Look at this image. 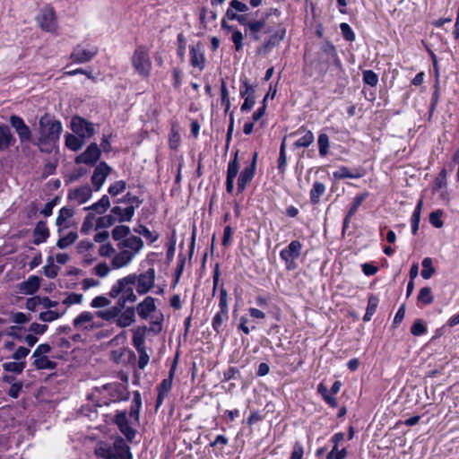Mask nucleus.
<instances>
[{
    "mask_svg": "<svg viewBox=\"0 0 459 459\" xmlns=\"http://www.w3.org/2000/svg\"><path fill=\"white\" fill-rule=\"evenodd\" d=\"M39 125V137L37 144L41 151H48L45 145H54L57 142L63 130L62 124L50 115L45 114L40 117Z\"/></svg>",
    "mask_w": 459,
    "mask_h": 459,
    "instance_id": "nucleus-1",
    "label": "nucleus"
},
{
    "mask_svg": "<svg viewBox=\"0 0 459 459\" xmlns=\"http://www.w3.org/2000/svg\"><path fill=\"white\" fill-rule=\"evenodd\" d=\"M134 277L126 275L118 279L110 288L108 296L118 299L119 304L125 306L127 302L134 303L137 296L134 290Z\"/></svg>",
    "mask_w": 459,
    "mask_h": 459,
    "instance_id": "nucleus-2",
    "label": "nucleus"
},
{
    "mask_svg": "<svg viewBox=\"0 0 459 459\" xmlns=\"http://www.w3.org/2000/svg\"><path fill=\"white\" fill-rule=\"evenodd\" d=\"M131 64L135 74L143 79L149 78L152 68L149 48L143 45L138 46L131 56Z\"/></svg>",
    "mask_w": 459,
    "mask_h": 459,
    "instance_id": "nucleus-3",
    "label": "nucleus"
},
{
    "mask_svg": "<svg viewBox=\"0 0 459 459\" xmlns=\"http://www.w3.org/2000/svg\"><path fill=\"white\" fill-rule=\"evenodd\" d=\"M128 275L134 277V285H135L136 292L139 295L148 293L154 287L155 270L153 268H149L140 274L130 273Z\"/></svg>",
    "mask_w": 459,
    "mask_h": 459,
    "instance_id": "nucleus-4",
    "label": "nucleus"
},
{
    "mask_svg": "<svg viewBox=\"0 0 459 459\" xmlns=\"http://www.w3.org/2000/svg\"><path fill=\"white\" fill-rule=\"evenodd\" d=\"M73 325L79 331H93L102 326V324L95 320V315L90 311L80 313L73 321Z\"/></svg>",
    "mask_w": 459,
    "mask_h": 459,
    "instance_id": "nucleus-5",
    "label": "nucleus"
},
{
    "mask_svg": "<svg viewBox=\"0 0 459 459\" xmlns=\"http://www.w3.org/2000/svg\"><path fill=\"white\" fill-rule=\"evenodd\" d=\"M39 27L48 32H56L57 30V22L56 13L53 7L46 6L42 8L37 17Z\"/></svg>",
    "mask_w": 459,
    "mask_h": 459,
    "instance_id": "nucleus-6",
    "label": "nucleus"
},
{
    "mask_svg": "<svg viewBox=\"0 0 459 459\" xmlns=\"http://www.w3.org/2000/svg\"><path fill=\"white\" fill-rule=\"evenodd\" d=\"M71 128L74 134L83 140L91 137L95 132L93 124L81 117L72 118Z\"/></svg>",
    "mask_w": 459,
    "mask_h": 459,
    "instance_id": "nucleus-7",
    "label": "nucleus"
},
{
    "mask_svg": "<svg viewBox=\"0 0 459 459\" xmlns=\"http://www.w3.org/2000/svg\"><path fill=\"white\" fill-rule=\"evenodd\" d=\"M114 422L117 424L120 432L126 437L127 441L131 442L134 438L136 430L130 427L126 411H117Z\"/></svg>",
    "mask_w": 459,
    "mask_h": 459,
    "instance_id": "nucleus-8",
    "label": "nucleus"
},
{
    "mask_svg": "<svg viewBox=\"0 0 459 459\" xmlns=\"http://www.w3.org/2000/svg\"><path fill=\"white\" fill-rule=\"evenodd\" d=\"M189 61L194 68L202 72L206 65L204 50L201 43L192 45L189 48Z\"/></svg>",
    "mask_w": 459,
    "mask_h": 459,
    "instance_id": "nucleus-9",
    "label": "nucleus"
},
{
    "mask_svg": "<svg viewBox=\"0 0 459 459\" xmlns=\"http://www.w3.org/2000/svg\"><path fill=\"white\" fill-rule=\"evenodd\" d=\"M117 247V249L126 250L128 253L130 252V254L135 257L143 248V241L139 237L131 235L122 242H118Z\"/></svg>",
    "mask_w": 459,
    "mask_h": 459,
    "instance_id": "nucleus-10",
    "label": "nucleus"
},
{
    "mask_svg": "<svg viewBox=\"0 0 459 459\" xmlns=\"http://www.w3.org/2000/svg\"><path fill=\"white\" fill-rule=\"evenodd\" d=\"M112 169L106 162H100L93 171L91 183L98 191L101 188Z\"/></svg>",
    "mask_w": 459,
    "mask_h": 459,
    "instance_id": "nucleus-11",
    "label": "nucleus"
},
{
    "mask_svg": "<svg viewBox=\"0 0 459 459\" xmlns=\"http://www.w3.org/2000/svg\"><path fill=\"white\" fill-rule=\"evenodd\" d=\"M97 52L96 48L91 47L87 48L82 45H78L73 50L71 58L75 63H86L93 58L97 55Z\"/></svg>",
    "mask_w": 459,
    "mask_h": 459,
    "instance_id": "nucleus-12",
    "label": "nucleus"
},
{
    "mask_svg": "<svg viewBox=\"0 0 459 459\" xmlns=\"http://www.w3.org/2000/svg\"><path fill=\"white\" fill-rule=\"evenodd\" d=\"M155 301V299L151 296L145 297L143 300L138 303L134 307V312H136L142 319L146 320L150 318L151 315L157 310Z\"/></svg>",
    "mask_w": 459,
    "mask_h": 459,
    "instance_id": "nucleus-13",
    "label": "nucleus"
},
{
    "mask_svg": "<svg viewBox=\"0 0 459 459\" xmlns=\"http://www.w3.org/2000/svg\"><path fill=\"white\" fill-rule=\"evenodd\" d=\"M110 447L113 459H133L130 447L122 437H117Z\"/></svg>",
    "mask_w": 459,
    "mask_h": 459,
    "instance_id": "nucleus-14",
    "label": "nucleus"
},
{
    "mask_svg": "<svg viewBox=\"0 0 459 459\" xmlns=\"http://www.w3.org/2000/svg\"><path fill=\"white\" fill-rule=\"evenodd\" d=\"M293 138L294 148H305L309 146L314 141V135L311 131L300 128L299 131L289 134Z\"/></svg>",
    "mask_w": 459,
    "mask_h": 459,
    "instance_id": "nucleus-15",
    "label": "nucleus"
},
{
    "mask_svg": "<svg viewBox=\"0 0 459 459\" xmlns=\"http://www.w3.org/2000/svg\"><path fill=\"white\" fill-rule=\"evenodd\" d=\"M256 159H257V153L255 152L253 155L252 162L251 164L245 168L238 179V192H242L247 184L252 180L255 175V171L256 169Z\"/></svg>",
    "mask_w": 459,
    "mask_h": 459,
    "instance_id": "nucleus-16",
    "label": "nucleus"
},
{
    "mask_svg": "<svg viewBox=\"0 0 459 459\" xmlns=\"http://www.w3.org/2000/svg\"><path fill=\"white\" fill-rule=\"evenodd\" d=\"M174 377V368H172L169 371V375L167 378L163 379L160 385L157 387L158 396L155 404V410L157 411L163 403L164 398L169 394L172 388V382Z\"/></svg>",
    "mask_w": 459,
    "mask_h": 459,
    "instance_id": "nucleus-17",
    "label": "nucleus"
},
{
    "mask_svg": "<svg viewBox=\"0 0 459 459\" xmlns=\"http://www.w3.org/2000/svg\"><path fill=\"white\" fill-rule=\"evenodd\" d=\"M92 196V190L89 186H82L71 189L68 193V199L77 204H85Z\"/></svg>",
    "mask_w": 459,
    "mask_h": 459,
    "instance_id": "nucleus-18",
    "label": "nucleus"
},
{
    "mask_svg": "<svg viewBox=\"0 0 459 459\" xmlns=\"http://www.w3.org/2000/svg\"><path fill=\"white\" fill-rule=\"evenodd\" d=\"M285 141L286 137H283L282 143L281 144L280 149V156L278 159V165L275 169H273V173H275L273 176V180L276 184L281 185L284 183L285 180V163H286V158H285Z\"/></svg>",
    "mask_w": 459,
    "mask_h": 459,
    "instance_id": "nucleus-19",
    "label": "nucleus"
},
{
    "mask_svg": "<svg viewBox=\"0 0 459 459\" xmlns=\"http://www.w3.org/2000/svg\"><path fill=\"white\" fill-rule=\"evenodd\" d=\"M100 156V150L96 143H91L80 154L75 161L76 163L92 164L96 162Z\"/></svg>",
    "mask_w": 459,
    "mask_h": 459,
    "instance_id": "nucleus-20",
    "label": "nucleus"
},
{
    "mask_svg": "<svg viewBox=\"0 0 459 459\" xmlns=\"http://www.w3.org/2000/svg\"><path fill=\"white\" fill-rule=\"evenodd\" d=\"M135 257L133 256L130 252H126V250L118 249L117 252H115L111 259V267L113 269H121L128 266Z\"/></svg>",
    "mask_w": 459,
    "mask_h": 459,
    "instance_id": "nucleus-21",
    "label": "nucleus"
},
{
    "mask_svg": "<svg viewBox=\"0 0 459 459\" xmlns=\"http://www.w3.org/2000/svg\"><path fill=\"white\" fill-rule=\"evenodd\" d=\"M74 211L68 207H63L60 209L58 215L56 220V225L57 226V234L61 236L64 230L70 227L69 220L73 217Z\"/></svg>",
    "mask_w": 459,
    "mask_h": 459,
    "instance_id": "nucleus-22",
    "label": "nucleus"
},
{
    "mask_svg": "<svg viewBox=\"0 0 459 459\" xmlns=\"http://www.w3.org/2000/svg\"><path fill=\"white\" fill-rule=\"evenodd\" d=\"M135 322L134 307H126L124 311L121 310L118 317L116 319V325L120 328H126L132 325Z\"/></svg>",
    "mask_w": 459,
    "mask_h": 459,
    "instance_id": "nucleus-23",
    "label": "nucleus"
},
{
    "mask_svg": "<svg viewBox=\"0 0 459 459\" xmlns=\"http://www.w3.org/2000/svg\"><path fill=\"white\" fill-rule=\"evenodd\" d=\"M40 278L36 275H30L26 281L20 283L19 290L25 295L35 293L40 286Z\"/></svg>",
    "mask_w": 459,
    "mask_h": 459,
    "instance_id": "nucleus-24",
    "label": "nucleus"
},
{
    "mask_svg": "<svg viewBox=\"0 0 459 459\" xmlns=\"http://www.w3.org/2000/svg\"><path fill=\"white\" fill-rule=\"evenodd\" d=\"M124 307L125 306L120 305L119 301L117 300V302L115 306H112L104 310L97 311L96 316L105 321L116 323V319L118 317V316Z\"/></svg>",
    "mask_w": 459,
    "mask_h": 459,
    "instance_id": "nucleus-25",
    "label": "nucleus"
},
{
    "mask_svg": "<svg viewBox=\"0 0 459 459\" xmlns=\"http://www.w3.org/2000/svg\"><path fill=\"white\" fill-rule=\"evenodd\" d=\"M149 329L145 326H137L133 329L132 343L137 350L145 349L146 333Z\"/></svg>",
    "mask_w": 459,
    "mask_h": 459,
    "instance_id": "nucleus-26",
    "label": "nucleus"
},
{
    "mask_svg": "<svg viewBox=\"0 0 459 459\" xmlns=\"http://www.w3.org/2000/svg\"><path fill=\"white\" fill-rule=\"evenodd\" d=\"M364 169L360 168L350 169L347 167H340L333 172V178L336 179L359 178L364 176Z\"/></svg>",
    "mask_w": 459,
    "mask_h": 459,
    "instance_id": "nucleus-27",
    "label": "nucleus"
},
{
    "mask_svg": "<svg viewBox=\"0 0 459 459\" xmlns=\"http://www.w3.org/2000/svg\"><path fill=\"white\" fill-rule=\"evenodd\" d=\"M135 206L129 205L126 208L120 206H114L111 209V213L117 218L119 222L130 221L134 214Z\"/></svg>",
    "mask_w": 459,
    "mask_h": 459,
    "instance_id": "nucleus-28",
    "label": "nucleus"
},
{
    "mask_svg": "<svg viewBox=\"0 0 459 459\" xmlns=\"http://www.w3.org/2000/svg\"><path fill=\"white\" fill-rule=\"evenodd\" d=\"M368 193H363L361 195H358L352 201V204L343 220V226L342 230H344L351 219V217L357 212L359 207L361 205V204L365 201V199L368 197Z\"/></svg>",
    "mask_w": 459,
    "mask_h": 459,
    "instance_id": "nucleus-29",
    "label": "nucleus"
},
{
    "mask_svg": "<svg viewBox=\"0 0 459 459\" xmlns=\"http://www.w3.org/2000/svg\"><path fill=\"white\" fill-rule=\"evenodd\" d=\"M302 247L303 246L299 240H293L289 244V258H291V260L289 261V270L298 266L295 260L300 257Z\"/></svg>",
    "mask_w": 459,
    "mask_h": 459,
    "instance_id": "nucleus-30",
    "label": "nucleus"
},
{
    "mask_svg": "<svg viewBox=\"0 0 459 459\" xmlns=\"http://www.w3.org/2000/svg\"><path fill=\"white\" fill-rule=\"evenodd\" d=\"M49 236L48 228L44 221H39L34 229V244L39 245L47 240Z\"/></svg>",
    "mask_w": 459,
    "mask_h": 459,
    "instance_id": "nucleus-31",
    "label": "nucleus"
},
{
    "mask_svg": "<svg viewBox=\"0 0 459 459\" xmlns=\"http://www.w3.org/2000/svg\"><path fill=\"white\" fill-rule=\"evenodd\" d=\"M325 185L322 182L316 181L309 192L311 204H317L320 202V197L325 194Z\"/></svg>",
    "mask_w": 459,
    "mask_h": 459,
    "instance_id": "nucleus-32",
    "label": "nucleus"
},
{
    "mask_svg": "<svg viewBox=\"0 0 459 459\" xmlns=\"http://www.w3.org/2000/svg\"><path fill=\"white\" fill-rule=\"evenodd\" d=\"M109 206V198L107 195H103L97 203L85 207L84 210L89 212H95L96 213L103 214Z\"/></svg>",
    "mask_w": 459,
    "mask_h": 459,
    "instance_id": "nucleus-33",
    "label": "nucleus"
},
{
    "mask_svg": "<svg viewBox=\"0 0 459 459\" xmlns=\"http://www.w3.org/2000/svg\"><path fill=\"white\" fill-rule=\"evenodd\" d=\"M321 49L327 56L328 59H331L333 61V65H336V67H342V62L340 58L337 56L336 49L332 43H330L329 41L325 42Z\"/></svg>",
    "mask_w": 459,
    "mask_h": 459,
    "instance_id": "nucleus-34",
    "label": "nucleus"
},
{
    "mask_svg": "<svg viewBox=\"0 0 459 459\" xmlns=\"http://www.w3.org/2000/svg\"><path fill=\"white\" fill-rule=\"evenodd\" d=\"M34 359L33 366L39 370L42 369H55L56 362L48 359V356L32 357Z\"/></svg>",
    "mask_w": 459,
    "mask_h": 459,
    "instance_id": "nucleus-35",
    "label": "nucleus"
},
{
    "mask_svg": "<svg viewBox=\"0 0 459 459\" xmlns=\"http://www.w3.org/2000/svg\"><path fill=\"white\" fill-rule=\"evenodd\" d=\"M78 238V233L76 231H70L66 235L63 233L59 236L56 241V247L65 249L73 245Z\"/></svg>",
    "mask_w": 459,
    "mask_h": 459,
    "instance_id": "nucleus-36",
    "label": "nucleus"
},
{
    "mask_svg": "<svg viewBox=\"0 0 459 459\" xmlns=\"http://www.w3.org/2000/svg\"><path fill=\"white\" fill-rule=\"evenodd\" d=\"M10 128L6 125H0V150H5L13 141Z\"/></svg>",
    "mask_w": 459,
    "mask_h": 459,
    "instance_id": "nucleus-37",
    "label": "nucleus"
},
{
    "mask_svg": "<svg viewBox=\"0 0 459 459\" xmlns=\"http://www.w3.org/2000/svg\"><path fill=\"white\" fill-rule=\"evenodd\" d=\"M111 236L114 240L117 241V243L122 242L127 237L131 236L130 229L126 225L116 226L111 231Z\"/></svg>",
    "mask_w": 459,
    "mask_h": 459,
    "instance_id": "nucleus-38",
    "label": "nucleus"
},
{
    "mask_svg": "<svg viewBox=\"0 0 459 459\" xmlns=\"http://www.w3.org/2000/svg\"><path fill=\"white\" fill-rule=\"evenodd\" d=\"M378 302H379V300L377 296H375L373 294L369 296L368 300L367 310L363 316V321L368 322L371 320L373 315L375 314V312L377 308Z\"/></svg>",
    "mask_w": 459,
    "mask_h": 459,
    "instance_id": "nucleus-39",
    "label": "nucleus"
},
{
    "mask_svg": "<svg viewBox=\"0 0 459 459\" xmlns=\"http://www.w3.org/2000/svg\"><path fill=\"white\" fill-rule=\"evenodd\" d=\"M134 230L139 235L144 237L150 243L155 242L160 237L158 232L151 231L144 225H139L138 227L134 228Z\"/></svg>",
    "mask_w": 459,
    "mask_h": 459,
    "instance_id": "nucleus-40",
    "label": "nucleus"
},
{
    "mask_svg": "<svg viewBox=\"0 0 459 459\" xmlns=\"http://www.w3.org/2000/svg\"><path fill=\"white\" fill-rule=\"evenodd\" d=\"M228 319V312L221 311L216 313L215 316L212 318V328L217 333H220L222 331V325L224 321Z\"/></svg>",
    "mask_w": 459,
    "mask_h": 459,
    "instance_id": "nucleus-41",
    "label": "nucleus"
},
{
    "mask_svg": "<svg viewBox=\"0 0 459 459\" xmlns=\"http://www.w3.org/2000/svg\"><path fill=\"white\" fill-rule=\"evenodd\" d=\"M317 391L330 406L333 408L338 406L337 401L333 397V394L327 389L325 385L319 384L317 386Z\"/></svg>",
    "mask_w": 459,
    "mask_h": 459,
    "instance_id": "nucleus-42",
    "label": "nucleus"
},
{
    "mask_svg": "<svg viewBox=\"0 0 459 459\" xmlns=\"http://www.w3.org/2000/svg\"><path fill=\"white\" fill-rule=\"evenodd\" d=\"M117 221V218L110 212L109 214L101 216L96 220V230L108 228L114 225Z\"/></svg>",
    "mask_w": 459,
    "mask_h": 459,
    "instance_id": "nucleus-43",
    "label": "nucleus"
},
{
    "mask_svg": "<svg viewBox=\"0 0 459 459\" xmlns=\"http://www.w3.org/2000/svg\"><path fill=\"white\" fill-rule=\"evenodd\" d=\"M83 144V139L79 136L68 134L65 136V145L73 151H78Z\"/></svg>",
    "mask_w": 459,
    "mask_h": 459,
    "instance_id": "nucleus-44",
    "label": "nucleus"
},
{
    "mask_svg": "<svg viewBox=\"0 0 459 459\" xmlns=\"http://www.w3.org/2000/svg\"><path fill=\"white\" fill-rule=\"evenodd\" d=\"M421 264L423 267V269L421 270L422 278L426 280L431 278L436 272V269L432 265V259L430 257H425L422 260Z\"/></svg>",
    "mask_w": 459,
    "mask_h": 459,
    "instance_id": "nucleus-45",
    "label": "nucleus"
},
{
    "mask_svg": "<svg viewBox=\"0 0 459 459\" xmlns=\"http://www.w3.org/2000/svg\"><path fill=\"white\" fill-rule=\"evenodd\" d=\"M418 302L423 305H429L433 302L434 298L431 294V289L429 287H423L420 290L418 294Z\"/></svg>",
    "mask_w": 459,
    "mask_h": 459,
    "instance_id": "nucleus-46",
    "label": "nucleus"
},
{
    "mask_svg": "<svg viewBox=\"0 0 459 459\" xmlns=\"http://www.w3.org/2000/svg\"><path fill=\"white\" fill-rule=\"evenodd\" d=\"M25 365V361H10L4 363L3 368L5 371L20 374L23 371Z\"/></svg>",
    "mask_w": 459,
    "mask_h": 459,
    "instance_id": "nucleus-47",
    "label": "nucleus"
},
{
    "mask_svg": "<svg viewBox=\"0 0 459 459\" xmlns=\"http://www.w3.org/2000/svg\"><path fill=\"white\" fill-rule=\"evenodd\" d=\"M65 313V310H64L61 313H59L57 311H53V310H47V311L39 313V319L42 322L50 323V322H53V321L58 319L59 317H61Z\"/></svg>",
    "mask_w": 459,
    "mask_h": 459,
    "instance_id": "nucleus-48",
    "label": "nucleus"
},
{
    "mask_svg": "<svg viewBox=\"0 0 459 459\" xmlns=\"http://www.w3.org/2000/svg\"><path fill=\"white\" fill-rule=\"evenodd\" d=\"M96 220L94 213L89 212L83 220L81 231L85 234L91 231L94 226L96 227Z\"/></svg>",
    "mask_w": 459,
    "mask_h": 459,
    "instance_id": "nucleus-49",
    "label": "nucleus"
},
{
    "mask_svg": "<svg viewBox=\"0 0 459 459\" xmlns=\"http://www.w3.org/2000/svg\"><path fill=\"white\" fill-rule=\"evenodd\" d=\"M95 454L98 457L103 458V459H113V455L111 453V447L110 446H108L106 444H100L95 449Z\"/></svg>",
    "mask_w": 459,
    "mask_h": 459,
    "instance_id": "nucleus-50",
    "label": "nucleus"
},
{
    "mask_svg": "<svg viewBox=\"0 0 459 459\" xmlns=\"http://www.w3.org/2000/svg\"><path fill=\"white\" fill-rule=\"evenodd\" d=\"M238 169L239 164L238 161V152H236L234 159L229 162L227 178L235 179L236 176L238 175Z\"/></svg>",
    "mask_w": 459,
    "mask_h": 459,
    "instance_id": "nucleus-51",
    "label": "nucleus"
},
{
    "mask_svg": "<svg viewBox=\"0 0 459 459\" xmlns=\"http://www.w3.org/2000/svg\"><path fill=\"white\" fill-rule=\"evenodd\" d=\"M318 149L321 156H325L329 149V138L326 134H320L318 136Z\"/></svg>",
    "mask_w": 459,
    "mask_h": 459,
    "instance_id": "nucleus-52",
    "label": "nucleus"
},
{
    "mask_svg": "<svg viewBox=\"0 0 459 459\" xmlns=\"http://www.w3.org/2000/svg\"><path fill=\"white\" fill-rule=\"evenodd\" d=\"M221 105L225 108V112L227 113L230 108V100L227 85H226V82L224 80L221 81Z\"/></svg>",
    "mask_w": 459,
    "mask_h": 459,
    "instance_id": "nucleus-53",
    "label": "nucleus"
},
{
    "mask_svg": "<svg viewBox=\"0 0 459 459\" xmlns=\"http://www.w3.org/2000/svg\"><path fill=\"white\" fill-rule=\"evenodd\" d=\"M48 264L44 266V273L48 278H55L57 275L58 268L54 265V258L48 257Z\"/></svg>",
    "mask_w": 459,
    "mask_h": 459,
    "instance_id": "nucleus-54",
    "label": "nucleus"
},
{
    "mask_svg": "<svg viewBox=\"0 0 459 459\" xmlns=\"http://www.w3.org/2000/svg\"><path fill=\"white\" fill-rule=\"evenodd\" d=\"M93 273L97 276H99L100 278H104L109 274L110 267L108 265V264L106 262H101V263L97 264L93 267Z\"/></svg>",
    "mask_w": 459,
    "mask_h": 459,
    "instance_id": "nucleus-55",
    "label": "nucleus"
},
{
    "mask_svg": "<svg viewBox=\"0 0 459 459\" xmlns=\"http://www.w3.org/2000/svg\"><path fill=\"white\" fill-rule=\"evenodd\" d=\"M363 81L366 84L374 87L378 82V76L372 70H365L363 72Z\"/></svg>",
    "mask_w": 459,
    "mask_h": 459,
    "instance_id": "nucleus-56",
    "label": "nucleus"
},
{
    "mask_svg": "<svg viewBox=\"0 0 459 459\" xmlns=\"http://www.w3.org/2000/svg\"><path fill=\"white\" fill-rule=\"evenodd\" d=\"M111 304V300L105 296H97L91 301V307L93 308H100L108 307Z\"/></svg>",
    "mask_w": 459,
    "mask_h": 459,
    "instance_id": "nucleus-57",
    "label": "nucleus"
},
{
    "mask_svg": "<svg viewBox=\"0 0 459 459\" xmlns=\"http://www.w3.org/2000/svg\"><path fill=\"white\" fill-rule=\"evenodd\" d=\"M126 187V183L124 180L116 181L114 184L110 185L108 187V194L115 196L118 194L124 192Z\"/></svg>",
    "mask_w": 459,
    "mask_h": 459,
    "instance_id": "nucleus-58",
    "label": "nucleus"
},
{
    "mask_svg": "<svg viewBox=\"0 0 459 459\" xmlns=\"http://www.w3.org/2000/svg\"><path fill=\"white\" fill-rule=\"evenodd\" d=\"M442 215L443 212L441 210L432 212L429 214V222L431 223V225H433L437 229L442 228L444 225L443 221L441 220Z\"/></svg>",
    "mask_w": 459,
    "mask_h": 459,
    "instance_id": "nucleus-59",
    "label": "nucleus"
},
{
    "mask_svg": "<svg viewBox=\"0 0 459 459\" xmlns=\"http://www.w3.org/2000/svg\"><path fill=\"white\" fill-rule=\"evenodd\" d=\"M340 30H341V32H342L343 38L346 40H348V41L355 40V33L353 32L352 29L351 28V26L348 23H346V22L341 23Z\"/></svg>",
    "mask_w": 459,
    "mask_h": 459,
    "instance_id": "nucleus-60",
    "label": "nucleus"
},
{
    "mask_svg": "<svg viewBox=\"0 0 459 459\" xmlns=\"http://www.w3.org/2000/svg\"><path fill=\"white\" fill-rule=\"evenodd\" d=\"M83 300L82 294L79 293H70L67 297L63 300V304L66 306H72L75 304H81Z\"/></svg>",
    "mask_w": 459,
    "mask_h": 459,
    "instance_id": "nucleus-61",
    "label": "nucleus"
},
{
    "mask_svg": "<svg viewBox=\"0 0 459 459\" xmlns=\"http://www.w3.org/2000/svg\"><path fill=\"white\" fill-rule=\"evenodd\" d=\"M426 332H427V328L423 325L422 321L420 319L415 320L411 328V333L414 336H420V335L424 334Z\"/></svg>",
    "mask_w": 459,
    "mask_h": 459,
    "instance_id": "nucleus-62",
    "label": "nucleus"
},
{
    "mask_svg": "<svg viewBox=\"0 0 459 459\" xmlns=\"http://www.w3.org/2000/svg\"><path fill=\"white\" fill-rule=\"evenodd\" d=\"M231 39L235 45V48L237 51H239L242 49V47H243V34L240 30H233L232 31V35H231Z\"/></svg>",
    "mask_w": 459,
    "mask_h": 459,
    "instance_id": "nucleus-63",
    "label": "nucleus"
},
{
    "mask_svg": "<svg viewBox=\"0 0 459 459\" xmlns=\"http://www.w3.org/2000/svg\"><path fill=\"white\" fill-rule=\"evenodd\" d=\"M17 134L21 143H27L31 140V132L27 125L18 130Z\"/></svg>",
    "mask_w": 459,
    "mask_h": 459,
    "instance_id": "nucleus-64",
    "label": "nucleus"
}]
</instances>
